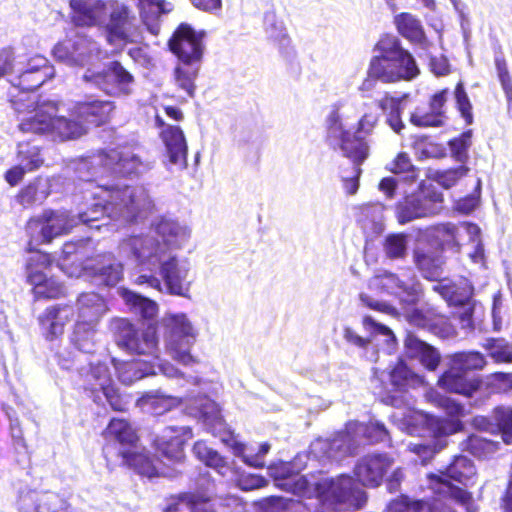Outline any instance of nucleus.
<instances>
[{"instance_id": "58", "label": "nucleus", "mask_w": 512, "mask_h": 512, "mask_svg": "<svg viewBox=\"0 0 512 512\" xmlns=\"http://www.w3.org/2000/svg\"><path fill=\"white\" fill-rule=\"evenodd\" d=\"M472 130H466L457 137L448 141V147L454 160L460 163H466L469 156L468 150L471 146Z\"/></svg>"}, {"instance_id": "54", "label": "nucleus", "mask_w": 512, "mask_h": 512, "mask_svg": "<svg viewBox=\"0 0 512 512\" xmlns=\"http://www.w3.org/2000/svg\"><path fill=\"white\" fill-rule=\"evenodd\" d=\"M17 148V161L28 172L37 170L43 165L44 159L38 146L31 145L28 142H20Z\"/></svg>"}, {"instance_id": "53", "label": "nucleus", "mask_w": 512, "mask_h": 512, "mask_svg": "<svg viewBox=\"0 0 512 512\" xmlns=\"http://www.w3.org/2000/svg\"><path fill=\"white\" fill-rule=\"evenodd\" d=\"M397 284L398 285L395 296L398 297L403 303L414 305L420 300L423 294V289L421 283L415 275H412L407 279H402L399 277V283Z\"/></svg>"}, {"instance_id": "10", "label": "nucleus", "mask_w": 512, "mask_h": 512, "mask_svg": "<svg viewBox=\"0 0 512 512\" xmlns=\"http://www.w3.org/2000/svg\"><path fill=\"white\" fill-rule=\"evenodd\" d=\"M109 329L116 345L127 353L155 357L160 351L154 326L142 329L126 318H113Z\"/></svg>"}, {"instance_id": "57", "label": "nucleus", "mask_w": 512, "mask_h": 512, "mask_svg": "<svg viewBox=\"0 0 512 512\" xmlns=\"http://www.w3.org/2000/svg\"><path fill=\"white\" fill-rule=\"evenodd\" d=\"M494 422L505 444H512V407L497 406L493 409Z\"/></svg>"}, {"instance_id": "49", "label": "nucleus", "mask_w": 512, "mask_h": 512, "mask_svg": "<svg viewBox=\"0 0 512 512\" xmlns=\"http://www.w3.org/2000/svg\"><path fill=\"white\" fill-rule=\"evenodd\" d=\"M93 242L91 239H81L77 242L65 243L62 249L63 260L80 262L82 271H84V263L92 257Z\"/></svg>"}, {"instance_id": "23", "label": "nucleus", "mask_w": 512, "mask_h": 512, "mask_svg": "<svg viewBox=\"0 0 512 512\" xmlns=\"http://www.w3.org/2000/svg\"><path fill=\"white\" fill-rule=\"evenodd\" d=\"M393 462L386 453L367 454L355 465L354 474L363 486L378 487L391 469Z\"/></svg>"}, {"instance_id": "41", "label": "nucleus", "mask_w": 512, "mask_h": 512, "mask_svg": "<svg viewBox=\"0 0 512 512\" xmlns=\"http://www.w3.org/2000/svg\"><path fill=\"white\" fill-rule=\"evenodd\" d=\"M499 449V443L476 434L469 435L462 442V450L480 460L490 459Z\"/></svg>"}, {"instance_id": "28", "label": "nucleus", "mask_w": 512, "mask_h": 512, "mask_svg": "<svg viewBox=\"0 0 512 512\" xmlns=\"http://www.w3.org/2000/svg\"><path fill=\"white\" fill-rule=\"evenodd\" d=\"M73 317L74 309L72 306H51L39 316V323L46 332L47 338L53 339L63 333L65 325Z\"/></svg>"}, {"instance_id": "22", "label": "nucleus", "mask_w": 512, "mask_h": 512, "mask_svg": "<svg viewBox=\"0 0 512 512\" xmlns=\"http://www.w3.org/2000/svg\"><path fill=\"white\" fill-rule=\"evenodd\" d=\"M450 91L448 88H443L429 97L428 106L429 110L425 111L421 108H416L410 114L409 121L412 125L418 128H440L446 123V104L448 102Z\"/></svg>"}, {"instance_id": "12", "label": "nucleus", "mask_w": 512, "mask_h": 512, "mask_svg": "<svg viewBox=\"0 0 512 512\" xmlns=\"http://www.w3.org/2000/svg\"><path fill=\"white\" fill-rule=\"evenodd\" d=\"M444 208V196L432 185L407 195L396 205V217L400 224L439 214Z\"/></svg>"}, {"instance_id": "16", "label": "nucleus", "mask_w": 512, "mask_h": 512, "mask_svg": "<svg viewBox=\"0 0 512 512\" xmlns=\"http://www.w3.org/2000/svg\"><path fill=\"white\" fill-rule=\"evenodd\" d=\"M52 260L49 254L36 251L27 259L28 282L33 285L36 298H57L64 293L63 285L53 277H48Z\"/></svg>"}, {"instance_id": "60", "label": "nucleus", "mask_w": 512, "mask_h": 512, "mask_svg": "<svg viewBox=\"0 0 512 512\" xmlns=\"http://www.w3.org/2000/svg\"><path fill=\"white\" fill-rule=\"evenodd\" d=\"M399 283V275L391 272H384L376 275L369 283V289L376 293H387L395 295Z\"/></svg>"}, {"instance_id": "47", "label": "nucleus", "mask_w": 512, "mask_h": 512, "mask_svg": "<svg viewBox=\"0 0 512 512\" xmlns=\"http://www.w3.org/2000/svg\"><path fill=\"white\" fill-rule=\"evenodd\" d=\"M433 231L434 237L439 241L441 252L446 248L455 249L457 252L460 250V226L450 222L440 223Z\"/></svg>"}, {"instance_id": "21", "label": "nucleus", "mask_w": 512, "mask_h": 512, "mask_svg": "<svg viewBox=\"0 0 512 512\" xmlns=\"http://www.w3.org/2000/svg\"><path fill=\"white\" fill-rule=\"evenodd\" d=\"M54 68L48 64V60L40 55L32 57L24 69L16 67L17 74L10 80L13 87L21 88L28 92L43 85L54 76Z\"/></svg>"}, {"instance_id": "61", "label": "nucleus", "mask_w": 512, "mask_h": 512, "mask_svg": "<svg viewBox=\"0 0 512 512\" xmlns=\"http://www.w3.org/2000/svg\"><path fill=\"white\" fill-rule=\"evenodd\" d=\"M447 445L445 439H434L431 443L411 444L409 451L419 456L423 464L431 461Z\"/></svg>"}, {"instance_id": "35", "label": "nucleus", "mask_w": 512, "mask_h": 512, "mask_svg": "<svg viewBox=\"0 0 512 512\" xmlns=\"http://www.w3.org/2000/svg\"><path fill=\"white\" fill-rule=\"evenodd\" d=\"M113 364L119 380L125 385H130L146 376L157 374L155 365L151 361H118L113 359Z\"/></svg>"}, {"instance_id": "51", "label": "nucleus", "mask_w": 512, "mask_h": 512, "mask_svg": "<svg viewBox=\"0 0 512 512\" xmlns=\"http://www.w3.org/2000/svg\"><path fill=\"white\" fill-rule=\"evenodd\" d=\"M482 347L496 364L512 363V344L504 338H487Z\"/></svg>"}, {"instance_id": "17", "label": "nucleus", "mask_w": 512, "mask_h": 512, "mask_svg": "<svg viewBox=\"0 0 512 512\" xmlns=\"http://www.w3.org/2000/svg\"><path fill=\"white\" fill-rule=\"evenodd\" d=\"M113 109V102L108 100L91 99L76 103L71 110V118H64L69 122L80 124L82 131L75 136L64 138V140L77 138L84 134L86 125L100 126L106 123ZM60 140L63 141V139Z\"/></svg>"}, {"instance_id": "11", "label": "nucleus", "mask_w": 512, "mask_h": 512, "mask_svg": "<svg viewBox=\"0 0 512 512\" xmlns=\"http://www.w3.org/2000/svg\"><path fill=\"white\" fill-rule=\"evenodd\" d=\"M162 323L167 354L185 366L194 363L190 350L196 340V332L187 316L184 313L167 314Z\"/></svg>"}, {"instance_id": "50", "label": "nucleus", "mask_w": 512, "mask_h": 512, "mask_svg": "<svg viewBox=\"0 0 512 512\" xmlns=\"http://www.w3.org/2000/svg\"><path fill=\"white\" fill-rule=\"evenodd\" d=\"M191 413L204 422L216 423L220 420V412L217 404L206 396H198L190 400L188 404Z\"/></svg>"}, {"instance_id": "27", "label": "nucleus", "mask_w": 512, "mask_h": 512, "mask_svg": "<svg viewBox=\"0 0 512 512\" xmlns=\"http://www.w3.org/2000/svg\"><path fill=\"white\" fill-rule=\"evenodd\" d=\"M83 378L84 389L91 392L94 402H102L101 393L113 385L109 367L106 363H90L88 367L79 370Z\"/></svg>"}, {"instance_id": "7", "label": "nucleus", "mask_w": 512, "mask_h": 512, "mask_svg": "<svg viewBox=\"0 0 512 512\" xmlns=\"http://www.w3.org/2000/svg\"><path fill=\"white\" fill-rule=\"evenodd\" d=\"M106 436L117 441L122 448L119 454L127 466L133 468L138 474L153 478L156 476L174 477L175 470L162 459L156 461L145 451L137 447L138 437L132 426L124 419L114 418L106 428Z\"/></svg>"}, {"instance_id": "18", "label": "nucleus", "mask_w": 512, "mask_h": 512, "mask_svg": "<svg viewBox=\"0 0 512 512\" xmlns=\"http://www.w3.org/2000/svg\"><path fill=\"white\" fill-rule=\"evenodd\" d=\"M408 322L437 336L448 338L456 335V329L449 317L435 306L423 305L413 308L407 314Z\"/></svg>"}, {"instance_id": "52", "label": "nucleus", "mask_w": 512, "mask_h": 512, "mask_svg": "<svg viewBox=\"0 0 512 512\" xmlns=\"http://www.w3.org/2000/svg\"><path fill=\"white\" fill-rule=\"evenodd\" d=\"M450 361L465 371L483 370L487 365L484 354L479 351H460L451 355Z\"/></svg>"}, {"instance_id": "20", "label": "nucleus", "mask_w": 512, "mask_h": 512, "mask_svg": "<svg viewBox=\"0 0 512 512\" xmlns=\"http://www.w3.org/2000/svg\"><path fill=\"white\" fill-rule=\"evenodd\" d=\"M83 272L98 285L115 286L123 277V265L112 253L106 252L92 255L84 263Z\"/></svg>"}, {"instance_id": "39", "label": "nucleus", "mask_w": 512, "mask_h": 512, "mask_svg": "<svg viewBox=\"0 0 512 512\" xmlns=\"http://www.w3.org/2000/svg\"><path fill=\"white\" fill-rule=\"evenodd\" d=\"M180 404L176 397L166 396L159 392H149L137 400V406L144 412L162 415Z\"/></svg>"}, {"instance_id": "19", "label": "nucleus", "mask_w": 512, "mask_h": 512, "mask_svg": "<svg viewBox=\"0 0 512 512\" xmlns=\"http://www.w3.org/2000/svg\"><path fill=\"white\" fill-rule=\"evenodd\" d=\"M192 438L188 426H167L155 439V448L159 456L168 463L179 464L184 459V444Z\"/></svg>"}, {"instance_id": "26", "label": "nucleus", "mask_w": 512, "mask_h": 512, "mask_svg": "<svg viewBox=\"0 0 512 512\" xmlns=\"http://www.w3.org/2000/svg\"><path fill=\"white\" fill-rule=\"evenodd\" d=\"M412 259L424 279L437 281L441 278L446 262L441 252L426 247H415L412 251Z\"/></svg>"}, {"instance_id": "2", "label": "nucleus", "mask_w": 512, "mask_h": 512, "mask_svg": "<svg viewBox=\"0 0 512 512\" xmlns=\"http://www.w3.org/2000/svg\"><path fill=\"white\" fill-rule=\"evenodd\" d=\"M133 249L138 252L134 259L143 273L135 282L146 285L157 292L187 297L192 280L189 278L190 262L179 259L176 255H165L161 247L151 239L135 240Z\"/></svg>"}, {"instance_id": "45", "label": "nucleus", "mask_w": 512, "mask_h": 512, "mask_svg": "<svg viewBox=\"0 0 512 512\" xmlns=\"http://www.w3.org/2000/svg\"><path fill=\"white\" fill-rule=\"evenodd\" d=\"M483 389L489 395H506L512 392V372L497 371L482 378Z\"/></svg>"}, {"instance_id": "33", "label": "nucleus", "mask_w": 512, "mask_h": 512, "mask_svg": "<svg viewBox=\"0 0 512 512\" xmlns=\"http://www.w3.org/2000/svg\"><path fill=\"white\" fill-rule=\"evenodd\" d=\"M77 320L98 325L107 311L105 300L97 293H82L77 298Z\"/></svg>"}, {"instance_id": "3", "label": "nucleus", "mask_w": 512, "mask_h": 512, "mask_svg": "<svg viewBox=\"0 0 512 512\" xmlns=\"http://www.w3.org/2000/svg\"><path fill=\"white\" fill-rule=\"evenodd\" d=\"M70 6L83 24L103 26L106 41L115 51L141 39L138 19L118 0H70Z\"/></svg>"}, {"instance_id": "5", "label": "nucleus", "mask_w": 512, "mask_h": 512, "mask_svg": "<svg viewBox=\"0 0 512 512\" xmlns=\"http://www.w3.org/2000/svg\"><path fill=\"white\" fill-rule=\"evenodd\" d=\"M317 474L301 476L295 482V487L303 496L316 498L322 505L336 510L356 511L365 505L366 492L352 476L341 474L324 477L321 471Z\"/></svg>"}, {"instance_id": "34", "label": "nucleus", "mask_w": 512, "mask_h": 512, "mask_svg": "<svg viewBox=\"0 0 512 512\" xmlns=\"http://www.w3.org/2000/svg\"><path fill=\"white\" fill-rule=\"evenodd\" d=\"M394 24L398 33L412 44L423 48L429 46V41L421 21L408 12L399 13L394 17Z\"/></svg>"}, {"instance_id": "62", "label": "nucleus", "mask_w": 512, "mask_h": 512, "mask_svg": "<svg viewBox=\"0 0 512 512\" xmlns=\"http://www.w3.org/2000/svg\"><path fill=\"white\" fill-rule=\"evenodd\" d=\"M142 18L158 17L160 14L168 13L172 10V4L165 0H137Z\"/></svg>"}, {"instance_id": "1", "label": "nucleus", "mask_w": 512, "mask_h": 512, "mask_svg": "<svg viewBox=\"0 0 512 512\" xmlns=\"http://www.w3.org/2000/svg\"><path fill=\"white\" fill-rule=\"evenodd\" d=\"M153 163L142 159L133 146H119L108 151L81 157L72 162L76 178L87 183L83 191L86 206L100 202L105 216L121 224L137 222L153 208V201L143 186H108L96 184L98 175L138 176L152 169Z\"/></svg>"}, {"instance_id": "63", "label": "nucleus", "mask_w": 512, "mask_h": 512, "mask_svg": "<svg viewBox=\"0 0 512 512\" xmlns=\"http://www.w3.org/2000/svg\"><path fill=\"white\" fill-rule=\"evenodd\" d=\"M468 172L469 168L466 165H460L443 171H437L434 179L439 185L448 189L454 186L462 177L466 176Z\"/></svg>"}, {"instance_id": "14", "label": "nucleus", "mask_w": 512, "mask_h": 512, "mask_svg": "<svg viewBox=\"0 0 512 512\" xmlns=\"http://www.w3.org/2000/svg\"><path fill=\"white\" fill-rule=\"evenodd\" d=\"M52 52L57 61L68 66L82 67L102 58L99 44L80 33L58 42Z\"/></svg>"}, {"instance_id": "25", "label": "nucleus", "mask_w": 512, "mask_h": 512, "mask_svg": "<svg viewBox=\"0 0 512 512\" xmlns=\"http://www.w3.org/2000/svg\"><path fill=\"white\" fill-rule=\"evenodd\" d=\"M18 505L20 512H67L69 506L57 493L35 491L21 495Z\"/></svg>"}, {"instance_id": "24", "label": "nucleus", "mask_w": 512, "mask_h": 512, "mask_svg": "<svg viewBox=\"0 0 512 512\" xmlns=\"http://www.w3.org/2000/svg\"><path fill=\"white\" fill-rule=\"evenodd\" d=\"M437 384L447 392L472 397L481 389L482 378L478 376L470 377L450 361L449 367L439 376Z\"/></svg>"}, {"instance_id": "56", "label": "nucleus", "mask_w": 512, "mask_h": 512, "mask_svg": "<svg viewBox=\"0 0 512 512\" xmlns=\"http://www.w3.org/2000/svg\"><path fill=\"white\" fill-rule=\"evenodd\" d=\"M453 95L455 108L464 120L465 125H472L474 123L473 106L466 92L463 81L460 80L456 83Z\"/></svg>"}, {"instance_id": "55", "label": "nucleus", "mask_w": 512, "mask_h": 512, "mask_svg": "<svg viewBox=\"0 0 512 512\" xmlns=\"http://www.w3.org/2000/svg\"><path fill=\"white\" fill-rule=\"evenodd\" d=\"M408 235L405 233H392L383 241V251L390 260L404 259L407 255Z\"/></svg>"}, {"instance_id": "42", "label": "nucleus", "mask_w": 512, "mask_h": 512, "mask_svg": "<svg viewBox=\"0 0 512 512\" xmlns=\"http://www.w3.org/2000/svg\"><path fill=\"white\" fill-rule=\"evenodd\" d=\"M476 474L474 463L467 457L459 455L446 467L441 474L451 482L456 481L461 484L466 482Z\"/></svg>"}, {"instance_id": "46", "label": "nucleus", "mask_w": 512, "mask_h": 512, "mask_svg": "<svg viewBox=\"0 0 512 512\" xmlns=\"http://www.w3.org/2000/svg\"><path fill=\"white\" fill-rule=\"evenodd\" d=\"M195 456L207 466L214 468L219 474L225 476L230 467L217 451L209 448L205 442L198 441L193 446Z\"/></svg>"}, {"instance_id": "40", "label": "nucleus", "mask_w": 512, "mask_h": 512, "mask_svg": "<svg viewBox=\"0 0 512 512\" xmlns=\"http://www.w3.org/2000/svg\"><path fill=\"white\" fill-rule=\"evenodd\" d=\"M97 325L76 320L70 340L71 343L81 352L92 353L96 345Z\"/></svg>"}, {"instance_id": "9", "label": "nucleus", "mask_w": 512, "mask_h": 512, "mask_svg": "<svg viewBox=\"0 0 512 512\" xmlns=\"http://www.w3.org/2000/svg\"><path fill=\"white\" fill-rule=\"evenodd\" d=\"M152 234L131 236L119 244V255L122 257L138 259V251L133 249L135 240L151 239L157 243L165 255H173L171 252L183 249L190 237L191 228L177 219L171 217H160L151 224Z\"/></svg>"}, {"instance_id": "13", "label": "nucleus", "mask_w": 512, "mask_h": 512, "mask_svg": "<svg viewBox=\"0 0 512 512\" xmlns=\"http://www.w3.org/2000/svg\"><path fill=\"white\" fill-rule=\"evenodd\" d=\"M82 78L90 87L109 96H128L133 90L134 77L118 61L110 62L102 70L88 68Z\"/></svg>"}, {"instance_id": "32", "label": "nucleus", "mask_w": 512, "mask_h": 512, "mask_svg": "<svg viewBox=\"0 0 512 512\" xmlns=\"http://www.w3.org/2000/svg\"><path fill=\"white\" fill-rule=\"evenodd\" d=\"M429 478L432 482L441 485L436 491L438 494L464 507L466 512L478 511L472 492L463 487L454 485L449 479L442 475L433 474Z\"/></svg>"}, {"instance_id": "59", "label": "nucleus", "mask_w": 512, "mask_h": 512, "mask_svg": "<svg viewBox=\"0 0 512 512\" xmlns=\"http://www.w3.org/2000/svg\"><path fill=\"white\" fill-rule=\"evenodd\" d=\"M429 430L433 433L435 439H444L443 437L457 433L462 428L459 420H450L447 418L433 417L428 420Z\"/></svg>"}, {"instance_id": "15", "label": "nucleus", "mask_w": 512, "mask_h": 512, "mask_svg": "<svg viewBox=\"0 0 512 512\" xmlns=\"http://www.w3.org/2000/svg\"><path fill=\"white\" fill-rule=\"evenodd\" d=\"M390 60L385 64L379 65V61L375 60L377 65L369 66L367 77L362 82L359 89L361 91L369 90L373 86V80H380L383 83H395L399 81H411L415 79L420 70L412 54Z\"/></svg>"}, {"instance_id": "31", "label": "nucleus", "mask_w": 512, "mask_h": 512, "mask_svg": "<svg viewBox=\"0 0 512 512\" xmlns=\"http://www.w3.org/2000/svg\"><path fill=\"white\" fill-rule=\"evenodd\" d=\"M169 162L174 165L186 166L187 144L183 131L178 126L167 125L161 132Z\"/></svg>"}, {"instance_id": "44", "label": "nucleus", "mask_w": 512, "mask_h": 512, "mask_svg": "<svg viewBox=\"0 0 512 512\" xmlns=\"http://www.w3.org/2000/svg\"><path fill=\"white\" fill-rule=\"evenodd\" d=\"M50 194V185L47 179L37 178L18 195V200L23 206L41 204Z\"/></svg>"}, {"instance_id": "43", "label": "nucleus", "mask_w": 512, "mask_h": 512, "mask_svg": "<svg viewBox=\"0 0 512 512\" xmlns=\"http://www.w3.org/2000/svg\"><path fill=\"white\" fill-rule=\"evenodd\" d=\"M215 512L212 504L191 493L181 494L167 506L165 512Z\"/></svg>"}, {"instance_id": "48", "label": "nucleus", "mask_w": 512, "mask_h": 512, "mask_svg": "<svg viewBox=\"0 0 512 512\" xmlns=\"http://www.w3.org/2000/svg\"><path fill=\"white\" fill-rule=\"evenodd\" d=\"M120 294L131 309L135 313L140 314L143 318L150 319L156 315L158 311L156 302L128 289H121Z\"/></svg>"}, {"instance_id": "6", "label": "nucleus", "mask_w": 512, "mask_h": 512, "mask_svg": "<svg viewBox=\"0 0 512 512\" xmlns=\"http://www.w3.org/2000/svg\"><path fill=\"white\" fill-rule=\"evenodd\" d=\"M113 219L105 216V208L100 202L90 203L86 209H80L77 215L67 211H45L41 216L31 219L27 232L36 243H49L54 238L67 234L73 227L82 223L95 230H114Z\"/></svg>"}, {"instance_id": "37", "label": "nucleus", "mask_w": 512, "mask_h": 512, "mask_svg": "<svg viewBox=\"0 0 512 512\" xmlns=\"http://www.w3.org/2000/svg\"><path fill=\"white\" fill-rule=\"evenodd\" d=\"M389 381L394 392L405 393L423 383L420 375L414 372L402 359H399L389 371Z\"/></svg>"}, {"instance_id": "30", "label": "nucleus", "mask_w": 512, "mask_h": 512, "mask_svg": "<svg viewBox=\"0 0 512 512\" xmlns=\"http://www.w3.org/2000/svg\"><path fill=\"white\" fill-rule=\"evenodd\" d=\"M433 290L440 294L449 306H461L473 301L474 287L465 277L447 284H439Z\"/></svg>"}, {"instance_id": "29", "label": "nucleus", "mask_w": 512, "mask_h": 512, "mask_svg": "<svg viewBox=\"0 0 512 512\" xmlns=\"http://www.w3.org/2000/svg\"><path fill=\"white\" fill-rule=\"evenodd\" d=\"M404 346L408 357L418 358L427 370L434 371L439 366L441 356L438 351L416 335L412 333L407 334L404 339Z\"/></svg>"}, {"instance_id": "36", "label": "nucleus", "mask_w": 512, "mask_h": 512, "mask_svg": "<svg viewBox=\"0 0 512 512\" xmlns=\"http://www.w3.org/2000/svg\"><path fill=\"white\" fill-rule=\"evenodd\" d=\"M338 139L343 155L351 160L353 166H361L368 158L369 145L361 136L350 131H342Z\"/></svg>"}, {"instance_id": "4", "label": "nucleus", "mask_w": 512, "mask_h": 512, "mask_svg": "<svg viewBox=\"0 0 512 512\" xmlns=\"http://www.w3.org/2000/svg\"><path fill=\"white\" fill-rule=\"evenodd\" d=\"M10 103L20 118L18 128L22 133L48 135L55 139L75 136L82 126L57 117V105L54 102L37 101V96L21 88L14 87L9 93Z\"/></svg>"}, {"instance_id": "64", "label": "nucleus", "mask_w": 512, "mask_h": 512, "mask_svg": "<svg viewBox=\"0 0 512 512\" xmlns=\"http://www.w3.org/2000/svg\"><path fill=\"white\" fill-rule=\"evenodd\" d=\"M423 501L412 500L406 495H400L388 504L389 512H422Z\"/></svg>"}, {"instance_id": "8", "label": "nucleus", "mask_w": 512, "mask_h": 512, "mask_svg": "<svg viewBox=\"0 0 512 512\" xmlns=\"http://www.w3.org/2000/svg\"><path fill=\"white\" fill-rule=\"evenodd\" d=\"M203 35L202 32H196L189 24L182 23L169 40L170 50L181 62L174 72L175 82L190 97L194 96V82L203 54Z\"/></svg>"}, {"instance_id": "38", "label": "nucleus", "mask_w": 512, "mask_h": 512, "mask_svg": "<svg viewBox=\"0 0 512 512\" xmlns=\"http://www.w3.org/2000/svg\"><path fill=\"white\" fill-rule=\"evenodd\" d=\"M375 50L379 52L371 58L369 66L377 65L375 60H378L379 65L385 64L390 60H397L396 58L410 55L411 53L404 49L400 40L393 35H383L375 45Z\"/></svg>"}]
</instances>
